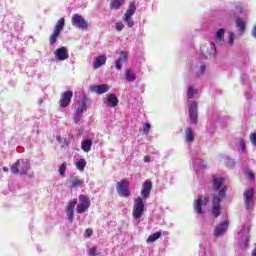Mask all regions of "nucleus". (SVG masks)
I'll use <instances>...</instances> for the list:
<instances>
[{"label": "nucleus", "mask_w": 256, "mask_h": 256, "mask_svg": "<svg viewBox=\"0 0 256 256\" xmlns=\"http://www.w3.org/2000/svg\"><path fill=\"white\" fill-rule=\"evenodd\" d=\"M212 189L215 193H212V213L214 217H219L221 215V200L225 199V191H227V185H225V178L214 177L212 181Z\"/></svg>", "instance_id": "obj_1"}, {"label": "nucleus", "mask_w": 256, "mask_h": 256, "mask_svg": "<svg viewBox=\"0 0 256 256\" xmlns=\"http://www.w3.org/2000/svg\"><path fill=\"white\" fill-rule=\"evenodd\" d=\"M31 169V163L27 159H18L12 164L10 171L13 175H27Z\"/></svg>", "instance_id": "obj_2"}, {"label": "nucleus", "mask_w": 256, "mask_h": 256, "mask_svg": "<svg viewBox=\"0 0 256 256\" xmlns=\"http://www.w3.org/2000/svg\"><path fill=\"white\" fill-rule=\"evenodd\" d=\"M143 213H145V203H143L142 197H137L134 200L132 217H134V219H141Z\"/></svg>", "instance_id": "obj_3"}, {"label": "nucleus", "mask_w": 256, "mask_h": 256, "mask_svg": "<svg viewBox=\"0 0 256 256\" xmlns=\"http://www.w3.org/2000/svg\"><path fill=\"white\" fill-rule=\"evenodd\" d=\"M244 205L247 210L253 209L255 207V190L253 188H248L244 191Z\"/></svg>", "instance_id": "obj_4"}, {"label": "nucleus", "mask_w": 256, "mask_h": 256, "mask_svg": "<svg viewBox=\"0 0 256 256\" xmlns=\"http://www.w3.org/2000/svg\"><path fill=\"white\" fill-rule=\"evenodd\" d=\"M71 24L73 27H76V29H81L82 31H86V29H89V23H87V20L80 14H74L71 18Z\"/></svg>", "instance_id": "obj_5"}, {"label": "nucleus", "mask_w": 256, "mask_h": 256, "mask_svg": "<svg viewBox=\"0 0 256 256\" xmlns=\"http://www.w3.org/2000/svg\"><path fill=\"white\" fill-rule=\"evenodd\" d=\"M79 201V204L76 206V211L81 215L86 211H89V207H91V200L85 195H80Z\"/></svg>", "instance_id": "obj_6"}, {"label": "nucleus", "mask_w": 256, "mask_h": 256, "mask_svg": "<svg viewBox=\"0 0 256 256\" xmlns=\"http://www.w3.org/2000/svg\"><path fill=\"white\" fill-rule=\"evenodd\" d=\"M207 203H209V199L207 197L200 195L193 203L194 211L198 215H203V208L207 207Z\"/></svg>", "instance_id": "obj_7"}, {"label": "nucleus", "mask_w": 256, "mask_h": 256, "mask_svg": "<svg viewBox=\"0 0 256 256\" xmlns=\"http://www.w3.org/2000/svg\"><path fill=\"white\" fill-rule=\"evenodd\" d=\"M116 191L120 197H129V195H131V192L129 191V182H127V180L118 182Z\"/></svg>", "instance_id": "obj_8"}, {"label": "nucleus", "mask_w": 256, "mask_h": 256, "mask_svg": "<svg viewBox=\"0 0 256 256\" xmlns=\"http://www.w3.org/2000/svg\"><path fill=\"white\" fill-rule=\"evenodd\" d=\"M54 57L57 61H65L69 59V53L66 47L58 48L54 51Z\"/></svg>", "instance_id": "obj_9"}, {"label": "nucleus", "mask_w": 256, "mask_h": 256, "mask_svg": "<svg viewBox=\"0 0 256 256\" xmlns=\"http://www.w3.org/2000/svg\"><path fill=\"white\" fill-rule=\"evenodd\" d=\"M197 107H198L197 102H193L189 107L190 121H191V123H194L195 125H197V121H198V117H199V114L197 113Z\"/></svg>", "instance_id": "obj_10"}, {"label": "nucleus", "mask_w": 256, "mask_h": 256, "mask_svg": "<svg viewBox=\"0 0 256 256\" xmlns=\"http://www.w3.org/2000/svg\"><path fill=\"white\" fill-rule=\"evenodd\" d=\"M77 206V199H74L69 202L67 209H66V215L68 217V221L72 223L74 213H75V207Z\"/></svg>", "instance_id": "obj_11"}, {"label": "nucleus", "mask_w": 256, "mask_h": 256, "mask_svg": "<svg viewBox=\"0 0 256 256\" xmlns=\"http://www.w3.org/2000/svg\"><path fill=\"white\" fill-rule=\"evenodd\" d=\"M71 99H73V91L68 90L64 92L60 99V106L67 107L71 103Z\"/></svg>", "instance_id": "obj_12"}, {"label": "nucleus", "mask_w": 256, "mask_h": 256, "mask_svg": "<svg viewBox=\"0 0 256 256\" xmlns=\"http://www.w3.org/2000/svg\"><path fill=\"white\" fill-rule=\"evenodd\" d=\"M227 229H229V221L225 220L224 222L216 226L214 231V237H221V235H223V233H225Z\"/></svg>", "instance_id": "obj_13"}, {"label": "nucleus", "mask_w": 256, "mask_h": 256, "mask_svg": "<svg viewBox=\"0 0 256 256\" xmlns=\"http://www.w3.org/2000/svg\"><path fill=\"white\" fill-rule=\"evenodd\" d=\"M105 107H117L119 105V99L115 94H110L106 99H104Z\"/></svg>", "instance_id": "obj_14"}, {"label": "nucleus", "mask_w": 256, "mask_h": 256, "mask_svg": "<svg viewBox=\"0 0 256 256\" xmlns=\"http://www.w3.org/2000/svg\"><path fill=\"white\" fill-rule=\"evenodd\" d=\"M153 188V184L151 181H145L142 184V189H141V195L143 199H147L149 197V193H151V189Z\"/></svg>", "instance_id": "obj_15"}, {"label": "nucleus", "mask_w": 256, "mask_h": 256, "mask_svg": "<svg viewBox=\"0 0 256 256\" xmlns=\"http://www.w3.org/2000/svg\"><path fill=\"white\" fill-rule=\"evenodd\" d=\"M127 57V52H120V57L116 60L114 66L117 71H121V69H123V63H126Z\"/></svg>", "instance_id": "obj_16"}, {"label": "nucleus", "mask_w": 256, "mask_h": 256, "mask_svg": "<svg viewBox=\"0 0 256 256\" xmlns=\"http://www.w3.org/2000/svg\"><path fill=\"white\" fill-rule=\"evenodd\" d=\"M92 93H97V95H103L109 91V86L107 84L94 85L91 86Z\"/></svg>", "instance_id": "obj_17"}, {"label": "nucleus", "mask_w": 256, "mask_h": 256, "mask_svg": "<svg viewBox=\"0 0 256 256\" xmlns=\"http://www.w3.org/2000/svg\"><path fill=\"white\" fill-rule=\"evenodd\" d=\"M70 183L71 189H78V187H81L83 185V180L72 174L70 176Z\"/></svg>", "instance_id": "obj_18"}, {"label": "nucleus", "mask_w": 256, "mask_h": 256, "mask_svg": "<svg viewBox=\"0 0 256 256\" xmlns=\"http://www.w3.org/2000/svg\"><path fill=\"white\" fill-rule=\"evenodd\" d=\"M210 49L211 51L208 53H205V47L201 48V53L204 55V57L207 59V57H211L217 53V47H215V44L213 42H210Z\"/></svg>", "instance_id": "obj_19"}, {"label": "nucleus", "mask_w": 256, "mask_h": 256, "mask_svg": "<svg viewBox=\"0 0 256 256\" xmlns=\"http://www.w3.org/2000/svg\"><path fill=\"white\" fill-rule=\"evenodd\" d=\"M91 147H93V140L86 139L81 142V148L84 151V153H89V151H91Z\"/></svg>", "instance_id": "obj_20"}, {"label": "nucleus", "mask_w": 256, "mask_h": 256, "mask_svg": "<svg viewBox=\"0 0 256 256\" xmlns=\"http://www.w3.org/2000/svg\"><path fill=\"white\" fill-rule=\"evenodd\" d=\"M125 79H126V81H128V83H133V81H135V79H137V74H135V71H133L131 69H127L125 71Z\"/></svg>", "instance_id": "obj_21"}, {"label": "nucleus", "mask_w": 256, "mask_h": 256, "mask_svg": "<svg viewBox=\"0 0 256 256\" xmlns=\"http://www.w3.org/2000/svg\"><path fill=\"white\" fill-rule=\"evenodd\" d=\"M186 142L193 143L195 141V132L191 128H187L185 131Z\"/></svg>", "instance_id": "obj_22"}, {"label": "nucleus", "mask_w": 256, "mask_h": 256, "mask_svg": "<svg viewBox=\"0 0 256 256\" xmlns=\"http://www.w3.org/2000/svg\"><path fill=\"white\" fill-rule=\"evenodd\" d=\"M105 63H107V57L103 55L99 56L94 61V69H99V67H101V65H105Z\"/></svg>", "instance_id": "obj_23"}, {"label": "nucleus", "mask_w": 256, "mask_h": 256, "mask_svg": "<svg viewBox=\"0 0 256 256\" xmlns=\"http://www.w3.org/2000/svg\"><path fill=\"white\" fill-rule=\"evenodd\" d=\"M236 27L239 29L240 35H243V33H245V21H243V18H236Z\"/></svg>", "instance_id": "obj_24"}, {"label": "nucleus", "mask_w": 256, "mask_h": 256, "mask_svg": "<svg viewBox=\"0 0 256 256\" xmlns=\"http://www.w3.org/2000/svg\"><path fill=\"white\" fill-rule=\"evenodd\" d=\"M83 111H87V96L86 95H84V97L82 98L81 106H79L77 108L76 113L81 115L83 113Z\"/></svg>", "instance_id": "obj_25"}, {"label": "nucleus", "mask_w": 256, "mask_h": 256, "mask_svg": "<svg viewBox=\"0 0 256 256\" xmlns=\"http://www.w3.org/2000/svg\"><path fill=\"white\" fill-rule=\"evenodd\" d=\"M136 7H135V2L130 3L127 11L124 14V17H133V15H135V11H136Z\"/></svg>", "instance_id": "obj_26"}, {"label": "nucleus", "mask_w": 256, "mask_h": 256, "mask_svg": "<svg viewBox=\"0 0 256 256\" xmlns=\"http://www.w3.org/2000/svg\"><path fill=\"white\" fill-rule=\"evenodd\" d=\"M63 27H65V18H60L55 25L54 31L61 33V31H63Z\"/></svg>", "instance_id": "obj_27"}, {"label": "nucleus", "mask_w": 256, "mask_h": 256, "mask_svg": "<svg viewBox=\"0 0 256 256\" xmlns=\"http://www.w3.org/2000/svg\"><path fill=\"white\" fill-rule=\"evenodd\" d=\"M59 35H61V32H58L57 30H54L52 35L49 38V42L51 45H55L57 43V39H59Z\"/></svg>", "instance_id": "obj_28"}, {"label": "nucleus", "mask_w": 256, "mask_h": 256, "mask_svg": "<svg viewBox=\"0 0 256 256\" xmlns=\"http://www.w3.org/2000/svg\"><path fill=\"white\" fill-rule=\"evenodd\" d=\"M216 41H219L220 43H222V41H225V29L220 28L216 32Z\"/></svg>", "instance_id": "obj_29"}, {"label": "nucleus", "mask_w": 256, "mask_h": 256, "mask_svg": "<svg viewBox=\"0 0 256 256\" xmlns=\"http://www.w3.org/2000/svg\"><path fill=\"white\" fill-rule=\"evenodd\" d=\"M88 255H90V256L101 255V249H99V247H97V246H93L88 249Z\"/></svg>", "instance_id": "obj_30"}, {"label": "nucleus", "mask_w": 256, "mask_h": 256, "mask_svg": "<svg viewBox=\"0 0 256 256\" xmlns=\"http://www.w3.org/2000/svg\"><path fill=\"white\" fill-rule=\"evenodd\" d=\"M123 3H125V0H113L110 7L111 9H120Z\"/></svg>", "instance_id": "obj_31"}, {"label": "nucleus", "mask_w": 256, "mask_h": 256, "mask_svg": "<svg viewBox=\"0 0 256 256\" xmlns=\"http://www.w3.org/2000/svg\"><path fill=\"white\" fill-rule=\"evenodd\" d=\"M85 167H87V161H85V159H80L76 163V169H78L79 171H85Z\"/></svg>", "instance_id": "obj_32"}, {"label": "nucleus", "mask_w": 256, "mask_h": 256, "mask_svg": "<svg viewBox=\"0 0 256 256\" xmlns=\"http://www.w3.org/2000/svg\"><path fill=\"white\" fill-rule=\"evenodd\" d=\"M159 237H161V232H155L154 234L148 237L147 243H155V241H157Z\"/></svg>", "instance_id": "obj_33"}, {"label": "nucleus", "mask_w": 256, "mask_h": 256, "mask_svg": "<svg viewBox=\"0 0 256 256\" xmlns=\"http://www.w3.org/2000/svg\"><path fill=\"white\" fill-rule=\"evenodd\" d=\"M61 177H65V171H67V162L62 163V165L58 169Z\"/></svg>", "instance_id": "obj_34"}, {"label": "nucleus", "mask_w": 256, "mask_h": 256, "mask_svg": "<svg viewBox=\"0 0 256 256\" xmlns=\"http://www.w3.org/2000/svg\"><path fill=\"white\" fill-rule=\"evenodd\" d=\"M195 94H197V89L193 88V86H190L187 91L188 98L193 99V97H195Z\"/></svg>", "instance_id": "obj_35"}, {"label": "nucleus", "mask_w": 256, "mask_h": 256, "mask_svg": "<svg viewBox=\"0 0 256 256\" xmlns=\"http://www.w3.org/2000/svg\"><path fill=\"white\" fill-rule=\"evenodd\" d=\"M124 19L127 23V27H133V25H135V22L133 21V18H131V16H124Z\"/></svg>", "instance_id": "obj_36"}, {"label": "nucleus", "mask_w": 256, "mask_h": 256, "mask_svg": "<svg viewBox=\"0 0 256 256\" xmlns=\"http://www.w3.org/2000/svg\"><path fill=\"white\" fill-rule=\"evenodd\" d=\"M151 129V124L146 123L143 125V133L144 135H149V130Z\"/></svg>", "instance_id": "obj_37"}, {"label": "nucleus", "mask_w": 256, "mask_h": 256, "mask_svg": "<svg viewBox=\"0 0 256 256\" xmlns=\"http://www.w3.org/2000/svg\"><path fill=\"white\" fill-rule=\"evenodd\" d=\"M250 143L256 147V133L250 134Z\"/></svg>", "instance_id": "obj_38"}, {"label": "nucleus", "mask_w": 256, "mask_h": 256, "mask_svg": "<svg viewBox=\"0 0 256 256\" xmlns=\"http://www.w3.org/2000/svg\"><path fill=\"white\" fill-rule=\"evenodd\" d=\"M81 119H83V116H81V114L76 112L74 115V122L79 123V121H81Z\"/></svg>", "instance_id": "obj_39"}, {"label": "nucleus", "mask_w": 256, "mask_h": 256, "mask_svg": "<svg viewBox=\"0 0 256 256\" xmlns=\"http://www.w3.org/2000/svg\"><path fill=\"white\" fill-rule=\"evenodd\" d=\"M93 235V230L91 228H88L85 230L84 237L89 238Z\"/></svg>", "instance_id": "obj_40"}, {"label": "nucleus", "mask_w": 256, "mask_h": 256, "mask_svg": "<svg viewBox=\"0 0 256 256\" xmlns=\"http://www.w3.org/2000/svg\"><path fill=\"white\" fill-rule=\"evenodd\" d=\"M125 25L122 24V22H117L116 23V31H123Z\"/></svg>", "instance_id": "obj_41"}, {"label": "nucleus", "mask_w": 256, "mask_h": 256, "mask_svg": "<svg viewBox=\"0 0 256 256\" xmlns=\"http://www.w3.org/2000/svg\"><path fill=\"white\" fill-rule=\"evenodd\" d=\"M234 41H235V35L233 33H230L228 38L229 44L233 45Z\"/></svg>", "instance_id": "obj_42"}, {"label": "nucleus", "mask_w": 256, "mask_h": 256, "mask_svg": "<svg viewBox=\"0 0 256 256\" xmlns=\"http://www.w3.org/2000/svg\"><path fill=\"white\" fill-rule=\"evenodd\" d=\"M241 147H242V153H245V141L243 139L240 140Z\"/></svg>", "instance_id": "obj_43"}, {"label": "nucleus", "mask_w": 256, "mask_h": 256, "mask_svg": "<svg viewBox=\"0 0 256 256\" xmlns=\"http://www.w3.org/2000/svg\"><path fill=\"white\" fill-rule=\"evenodd\" d=\"M144 161L145 163H149V161H151V156H145Z\"/></svg>", "instance_id": "obj_44"}, {"label": "nucleus", "mask_w": 256, "mask_h": 256, "mask_svg": "<svg viewBox=\"0 0 256 256\" xmlns=\"http://www.w3.org/2000/svg\"><path fill=\"white\" fill-rule=\"evenodd\" d=\"M248 177L249 179H251L253 181V179H255V175L251 172L248 173Z\"/></svg>", "instance_id": "obj_45"}, {"label": "nucleus", "mask_w": 256, "mask_h": 256, "mask_svg": "<svg viewBox=\"0 0 256 256\" xmlns=\"http://www.w3.org/2000/svg\"><path fill=\"white\" fill-rule=\"evenodd\" d=\"M252 35H253V37L256 38V26H254V28H253V30H252Z\"/></svg>", "instance_id": "obj_46"}, {"label": "nucleus", "mask_w": 256, "mask_h": 256, "mask_svg": "<svg viewBox=\"0 0 256 256\" xmlns=\"http://www.w3.org/2000/svg\"><path fill=\"white\" fill-rule=\"evenodd\" d=\"M205 69H206L205 65H202V66L200 67L201 73H205Z\"/></svg>", "instance_id": "obj_47"}, {"label": "nucleus", "mask_w": 256, "mask_h": 256, "mask_svg": "<svg viewBox=\"0 0 256 256\" xmlns=\"http://www.w3.org/2000/svg\"><path fill=\"white\" fill-rule=\"evenodd\" d=\"M3 171H4L5 173H9V168H7V166H4V167H3Z\"/></svg>", "instance_id": "obj_48"}, {"label": "nucleus", "mask_w": 256, "mask_h": 256, "mask_svg": "<svg viewBox=\"0 0 256 256\" xmlns=\"http://www.w3.org/2000/svg\"><path fill=\"white\" fill-rule=\"evenodd\" d=\"M244 245L245 247H249V240H245Z\"/></svg>", "instance_id": "obj_49"}]
</instances>
